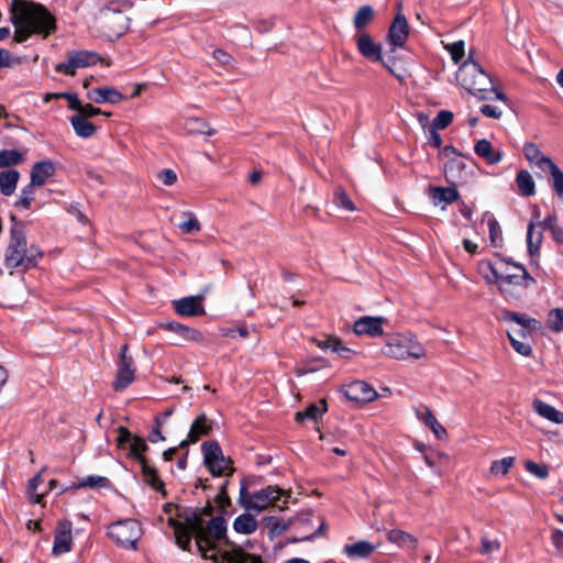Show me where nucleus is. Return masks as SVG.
<instances>
[{"instance_id":"obj_55","label":"nucleus","mask_w":563,"mask_h":563,"mask_svg":"<svg viewBox=\"0 0 563 563\" xmlns=\"http://www.w3.org/2000/svg\"><path fill=\"white\" fill-rule=\"evenodd\" d=\"M532 166L539 168L541 172H548L551 174L554 170V167H558L550 157L543 155L536 164Z\"/></svg>"},{"instance_id":"obj_40","label":"nucleus","mask_w":563,"mask_h":563,"mask_svg":"<svg viewBox=\"0 0 563 563\" xmlns=\"http://www.w3.org/2000/svg\"><path fill=\"white\" fill-rule=\"evenodd\" d=\"M35 185H33L31 181L29 185H26L22 190L20 195V199L16 201V206L19 208H22L24 210L29 209L31 207L32 201L35 197Z\"/></svg>"},{"instance_id":"obj_17","label":"nucleus","mask_w":563,"mask_h":563,"mask_svg":"<svg viewBox=\"0 0 563 563\" xmlns=\"http://www.w3.org/2000/svg\"><path fill=\"white\" fill-rule=\"evenodd\" d=\"M202 296L185 297L174 302L175 310L180 316H202L205 308L201 305Z\"/></svg>"},{"instance_id":"obj_48","label":"nucleus","mask_w":563,"mask_h":563,"mask_svg":"<svg viewBox=\"0 0 563 563\" xmlns=\"http://www.w3.org/2000/svg\"><path fill=\"white\" fill-rule=\"evenodd\" d=\"M206 128H207V124L198 119L188 120L186 123V129H187L188 133L207 134V135H212L214 133L213 130H211V129L206 130Z\"/></svg>"},{"instance_id":"obj_30","label":"nucleus","mask_w":563,"mask_h":563,"mask_svg":"<svg viewBox=\"0 0 563 563\" xmlns=\"http://www.w3.org/2000/svg\"><path fill=\"white\" fill-rule=\"evenodd\" d=\"M20 173L15 169H8L0 173V192L4 196H11L16 188Z\"/></svg>"},{"instance_id":"obj_3","label":"nucleus","mask_w":563,"mask_h":563,"mask_svg":"<svg viewBox=\"0 0 563 563\" xmlns=\"http://www.w3.org/2000/svg\"><path fill=\"white\" fill-rule=\"evenodd\" d=\"M456 79L466 91L481 100L492 99L494 96V99L506 102V96L495 89L492 78L471 58L460 66Z\"/></svg>"},{"instance_id":"obj_11","label":"nucleus","mask_w":563,"mask_h":563,"mask_svg":"<svg viewBox=\"0 0 563 563\" xmlns=\"http://www.w3.org/2000/svg\"><path fill=\"white\" fill-rule=\"evenodd\" d=\"M99 59L98 54L91 51H70L67 53L66 62L57 64L55 70L74 76L78 68L95 65Z\"/></svg>"},{"instance_id":"obj_15","label":"nucleus","mask_w":563,"mask_h":563,"mask_svg":"<svg viewBox=\"0 0 563 563\" xmlns=\"http://www.w3.org/2000/svg\"><path fill=\"white\" fill-rule=\"evenodd\" d=\"M71 522L60 521L54 538L53 552L56 555L69 552L71 549Z\"/></svg>"},{"instance_id":"obj_25","label":"nucleus","mask_w":563,"mask_h":563,"mask_svg":"<svg viewBox=\"0 0 563 563\" xmlns=\"http://www.w3.org/2000/svg\"><path fill=\"white\" fill-rule=\"evenodd\" d=\"M500 318L504 321L516 322L518 325H520L522 328L521 330H523L525 333H526V331L536 330L539 325V322L536 319L530 318L526 313H518V312H514V311H509V310H503L500 312Z\"/></svg>"},{"instance_id":"obj_14","label":"nucleus","mask_w":563,"mask_h":563,"mask_svg":"<svg viewBox=\"0 0 563 563\" xmlns=\"http://www.w3.org/2000/svg\"><path fill=\"white\" fill-rule=\"evenodd\" d=\"M356 45L360 53L372 62H382L383 65L393 73L391 68L382 58V48L375 44L367 33H358L356 35Z\"/></svg>"},{"instance_id":"obj_41","label":"nucleus","mask_w":563,"mask_h":563,"mask_svg":"<svg viewBox=\"0 0 563 563\" xmlns=\"http://www.w3.org/2000/svg\"><path fill=\"white\" fill-rule=\"evenodd\" d=\"M184 217L187 219L179 223V229L184 233H196L201 229L200 222L196 218V216L191 212H184Z\"/></svg>"},{"instance_id":"obj_35","label":"nucleus","mask_w":563,"mask_h":563,"mask_svg":"<svg viewBox=\"0 0 563 563\" xmlns=\"http://www.w3.org/2000/svg\"><path fill=\"white\" fill-rule=\"evenodd\" d=\"M483 220L487 222L490 243L494 246H499L503 241L501 229L499 223L494 218V216L489 213H485Z\"/></svg>"},{"instance_id":"obj_4","label":"nucleus","mask_w":563,"mask_h":563,"mask_svg":"<svg viewBox=\"0 0 563 563\" xmlns=\"http://www.w3.org/2000/svg\"><path fill=\"white\" fill-rule=\"evenodd\" d=\"M42 252L35 247H27L24 228L14 223L11 228L10 240L4 253V264L8 268L29 269L34 267L42 257Z\"/></svg>"},{"instance_id":"obj_58","label":"nucleus","mask_w":563,"mask_h":563,"mask_svg":"<svg viewBox=\"0 0 563 563\" xmlns=\"http://www.w3.org/2000/svg\"><path fill=\"white\" fill-rule=\"evenodd\" d=\"M16 63H19V59L13 57L8 49L0 48V68L11 67Z\"/></svg>"},{"instance_id":"obj_18","label":"nucleus","mask_w":563,"mask_h":563,"mask_svg":"<svg viewBox=\"0 0 563 563\" xmlns=\"http://www.w3.org/2000/svg\"><path fill=\"white\" fill-rule=\"evenodd\" d=\"M211 429L212 422L207 418L206 415H200L191 423L188 438L183 440L179 446L185 448L190 443H196L202 435H208Z\"/></svg>"},{"instance_id":"obj_62","label":"nucleus","mask_w":563,"mask_h":563,"mask_svg":"<svg viewBox=\"0 0 563 563\" xmlns=\"http://www.w3.org/2000/svg\"><path fill=\"white\" fill-rule=\"evenodd\" d=\"M551 540L555 549L560 552L563 551V531L555 529L552 531Z\"/></svg>"},{"instance_id":"obj_56","label":"nucleus","mask_w":563,"mask_h":563,"mask_svg":"<svg viewBox=\"0 0 563 563\" xmlns=\"http://www.w3.org/2000/svg\"><path fill=\"white\" fill-rule=\"evenodd\" d=\"M479 110L485 117L492 119H499L503 115V110L493 104H483Z\"/></svg>"},{"instance_id":"obj_24","label":"nucleus","mask_w":563,"mask_h":563,"mask_svg":"<svg viewBox=\"0 0 563 563\" xmlns=\"http://www.w3.org/2000/svg\"><path fill=\"white\" fill-rule=\"evenodd\" d=\"M376 550V547L368 541H357L343 547V553L350 559H366Z\"/></svg>"},{"instance_id":"obj_57","label":"nucleus","mask_w":563,"mask_h":563,"mask_svg":"<svg viewBox=\"0 0 563 563\" xmlns=\"http://www.w3.org/2000/svg\"><path fill=\"white\" fill-rule=\"evenodd\" d=\"M214 500L223 512L225 511V508L228 506H230V498L227 494V484H223L221 486V489H220L219 494L216 496Z\"/></svg>"},{"instance_id":"obj_34","label":"nucleus","mask_w":563,"mask_h":563,"mask_svg":"<svg viewBox=\"0 0 563 563\" xmlns=\"http://www.w3.org/2000/svg\"><path fill=\"white\" fill-rule=\"evenodd\" d=\"M507 334L510 340L511 346L517 353L523 356H529L531 354L532 350L530 344L522 342L520 340V338H523L526 335L523 330H509Z\"/></svg>"},{"instance_id":"obj_13","label":"nucleus","mask_w":563,"mask_h":563,"mask_svg":"<svg viewBox=\"0 0 563 563\" xmlns=\"http://www.w3.org/2000/svg\"><path fill=\"white\" fill-rule=\"evenodd\" d=\"M162 328L173 332L177 336L176 345H181L185 342H197L202 343L205 338L203 334L194 328H189L179 322L172 321L162 324Z\"/></svg>"},{"instance_id":"obj_54","label":"nucleus","mask_w":563,"mask_h":563,"mask_svg":"<svg viewBox=\"0 0 563 563\" xmlns=\"http://www.w3.org/2000/svg\"><path fill=\"white\" fill-rule=\"evenodd\" d=\"M500 549V543L498 540H489L486 537H483L481 540V553L488 555L494 552H497Z\"/></svg>"},{"instance_id":"obj_16","label":"nucleus","mask_w":563,"mask_h":563,"mask_svg":"<svg viewBox=\"0 0 563 563\" xmlns=\"http://www.w3.org/2000/svg\"><path fill=\"white\" fill-rule=\"evenodd\" d=\"M385 321L382 317H362L354 322L353 330L357 335L377 336L383 334L382 324Z\"/></svg>"},{"instance_id":"obj_19","label":"nucleus","mask_w":563,"mask_h":563,"mask_svg":"<svg viewBox=\"0 0 563 563\" xmlns=\"http://www.w3.org/2000/svg\"><path fill=\"white\" fill-rule=\"evenodd\" d=\"M408 37V22L402 14H397L388 32V40L391 46L401 47Z\"/></svg>"},{"instance_id":"obj_50","label":"nucleus","mask_w":563,"mask_h":563,"mask_svg":"<svg viewBox=\"0 0 563 563\" xmlns=\"http://www.w3.org/2000/svg\"><path fill=\"white\" fill-rule=\"evenodd\" d=\"M525 467L529 473H531L532 475H534L536 477L541 478V479L548 477V475H549V470L543 464H538L532 461H527L525 463Z\"/></svg>"},{"instance_id":"obj_28","label":"nucleus","mask_w":563,"mask_h":563,"mask_svg":"<svg viewBox=\"0 0 563 563\" xmlns=\"http://www.w3.org/2000/svg\"><path fill=\"white\" fill-rule=\"evenodd\" d=\"M69 121L79 137L88 139L96 133V125L78 113L71 115Z\"/></svg>"},{"instance_id":"obj_9","label":"nucleus","mask_w":563,"mask_h":563,"mask_svg":"<svg viewBox=\"0 0 563 563\" xmlns=\"http://www.w3.org/2000/svg\"><path fill=\"white\" fill-rule=\"evenodd\" d=\"M98 23L108 37H119L129 29V18L120 10L110 7L100 11Z\"/></svg>"},{"instance_id":"obj_2","label":"nucleus","mask_w":563,"mask_h":563,"mask_svg":"<svg viewBox=\"0 0 563 563\" xmlns=\"http://www.w3.org/2000/svg\"><path fill=\"white\" fill-rule=\"evenodd\" d=\"M10 20L16 43L25 42L32 34L47 36L55 29V19L44 5L24 0L12 1Z\"/></svg>"},{"instance_id":"obj_8","label":"nucleus","mask_w":563,"mask_h":563,"mask_svg":"<svg viewBox=\"0 0 563 563\" xmlns=\"http://www.w3.org/2000/svg\"><path fill=\"white\" fill-rule=\"evenodd\" d=\"M205 464L214 476L230 475L232 473L231 460L227 459L218 442L207 441L202 444Z\"/></svg>"},{"instance_id":"obj_36","label":"nucleus","mask_w":563,"mask_h":563,"mask_svg":"<svg viewBox=\"0 0 563 563\" xmlns=\"http://www.w3.org/2000/svg\"><path fill=\"white\" fill-rule=\"evenodd\" d=\"M374 19V10L371 5L361 7L354 15V26L357 31L363 30Z\"/></svg>"},{"instance_id":"obj_33","label":"nucleus","mask_w":563,"mask_h":563,"mask_svg":"<svg viewBox=\"0 0 563 563\" xmlns=\"http://www.w3.org/2000/svg\"><path fill=\"white\" fill-rule=\"evenodd\" d=\"M516 184L518 186L520 194L523 197H530L534 195L536 184L531 174L528 170L522 169L517 174Z\"/></svg>"},{"instance_id":"obj_31","label":"nucleus","mask_w":563,"mask_h":563,"mask_svg":"<svg viewBox=\"0 0 563 563\" xmlns=\"http://www.w3.org/2000/svg\"><path fill=\"white\" fill-rule=\"evenodd\" d=\"M536 412L555 423H563V412L556 410L553 406L545 404L539 399L533 401Z\"/></svg>"},{"instance_id":"obj_51","label":"nucleus","mask_w":563,"mask_h":563,"mask_svg":"<svg viewBox=\"0 0 563 563\" xmlns=\"http://www.w3.org/2000/svg\"><path fill=\"white\" fill-rule=\"evenodd\" d=\"M334 203L346 211H353L355 209L353 201L344 190H338L335 192Z\"/></svg>"},{"instance_id":"obj_46","label":"nucleus","mask_w":563,"mask_h":563,"mask_svg":"<svg viewBox=\"0 0 563 563\" xmlns=\"http://www.w3.org/2000/svg\"><path fill=\"white\" fill-rule=\"evenodd\" d=\"M42 472L38 473L37 475H35L31 481H30V484H29V487H27V495L30 497V500L33 503V504H40L42 501V498H43V494H38L37 493V488L40 486V484L42 483Z\"/></svg>"},{"instance_id":"obj_47","label":"nucleus","mask_w":563,"mask_h":563,"mask_svg":"<svg viewBox=\"0 0 563 563\" xmlns=\"http://www.w3.org/2000/svg\"><path fill=\"white\" fill-rule=\"evenodd\" d=\"M147 449L145 441L141 438H133L130 443V455L133 456L137 462L145 460L143 452Z\"/></svg>"},{"instance_id":"obj_22","label":"nucleus","mask_w":563,"mask_h":563,"mask_svg":"<svg viewBox=\"0 0 563 563\" xmlns=\"http://www.w3.org/2000/svg\"><path fill=\"white\" fill-rule=\"evenodd\" d=\"M55 174V165L52 161H42L34 164L31 170V183L41 187Z\"/></svg>"},{"instance_id":"obj_59","label":"nucleus","mask_w":563,"mask_h":563,"mask_svg":"<svg viewBox=\"0 0 563 563\" xmlns=\"http://www.w3.org/2000/svg\"><path fill=\"white\" fill-rule=\"evenodd\" d=\"M318 346L324 351L331 350L334 352L338 346H341V341L336 338H327L324 340H319Z\"/></svg>"},{"instance_id":"obj_23","label":"nucleus","mask_w":563,"mask_h":563,"mask_svg":"<svg viewBox=\"0 0 563 563\" xmlns=\"http://www.w3.org/2000/svg\"><path fill=\"white\" fill-rule=\"evenodd\" d=\"M516 267L519 269L520 274H508L500 277V284L498 285L500 291H506L509 285L528 287L534 282L523 266L516 265Z\"/></svg>"},{"instance_id":"obj_60","label":"nucleus","mask_w":563,"mask_h":563,"mask_svg":"<svg viewBox=\"0 0 563 563\" xmlns=\"http://www.w3.org/2000/svg\"><path fill=\"white\" fill-rule=\"evenodd\" d=\"M158 177L166 186H172L177 180V175L172 169H164L163 172L159 173Z\"/></svg>"},{"instance_id":"obj_43","label":"nucleus","mask_w":563,"mask_h":563,"mask_svg":"<svg viewBox=\"0 0 563 563\" xmlns=\"http://www.w3.org/2000/svg\"><path fill=\"white\" fill-rule=\"evenodd\" d=\"M322 404H323L322 409H320L317 405L312 404L308 408H306L303 411H298L295 417L296 420L298 422H302L306 419L317 420L318 417L321 415V412L327 410L325 402L323 401Z\"/></svg>"},{"instance_id":"obj_20","label":"nucleus","mask_w":563,"mask_h":563,"mask_svg":"<svg viewBox=\"0 0 563 563\" xmlns=\"http://www.w3.org/2000/svg\"><path fill=\"white\" fill-rule=\"evenodd\" d=\"M416 417L422 421L428 428L431 429V431L434 433V435L438 439H442L444 435H446V430L444 427L437 420L432 411L429 407L424 405H420L418 407L413 408Z\"/></svg>"},{"instance_id":"obj_26","label":"nucleus","mask_w":563,"mask_h":563,"mask_svg":"<svg viewBox=\"0 0 563 563\" xmlns=\"http://www.w3.org/2000/svg\"><path fill=\"white\" fill-rule=\"evenodd\" d=\"M474 152L490 165L499 163L503 158L501 152L494 151L492 143L486 139L476 142Z\"/></svg>"},{"instance_id":"obj_44","label":"nucleus","mask_w":563,"mask_h":563,"mask_svg":"<svg viewBox=\"0 0 563 563\" xmlns=\"http://www.w3.org/2000/svg\"><path fill=\"white\" fill-rule=\"evenodd\" d=\"M514 462L515 459L510 456L494 461L490 465V473L495 476L506 475L514 465Z\"/></svg>"},{"instance_id":"obj_32","label":"nucleus","mask_w":563,"mask_h":563,"mask_svg":"<svg viewBox=\"0 0 563 563\" xmlns=\"http://www.w3.org/2000/svg\"><path fill=\"white\" fill-rule=\"evenodd\" d=\"M257 520L250 514H242L235 518L233 529L238 533L251 534L257 529Z\"/></svg>"},{"instance_id":"obj_6","label":"nucleus","mask_w":563,"mask_h":563,"mask_svg":"<svg viewBox=\"0 0 563 563\" xmlns=\"http://www.w3.org/2000/svg\"><path fill=\"white\" fill-rule=\"evenodd\" d=\"M108 536L118 547L135 551L143 536V529L137 520L123 519L109 526Z\"/></svg>"},{"instance_id":"obj_49","label":"nucleus","mask_w":563,"mask_h":563,"mask_svg":"<svg viewBox=\"0 0 563 563\" xmlns=\"http://www.w3.org/2000/svg\"><path fill=\"white\" fill-rule=\"evenodd\" d=\"M522 152L530 165L536 164L543 156L542 152L534 143H526Z\"/></svg>"},{"instance_id":"obj_38","label":"nucleus","mask_w":563,"mask_h":563,"mask_svg":"<svg viewBox=\"0 0 563 563\" xmlns=\"http://www.w3.org/2000/svg\"><path fill=\"white\" fill-rule=\"evenodd\" d=\"M109 484H110V481L104 476L89 475V476L79 478L78 483H77V487H79V488H84V487L103 488V487L109 486Z\"/></svg>"},{"instance_id":"obj_64","label":"nucleus","mask_w":563,"mask_h":563,"mask_svg":"<svg viewBox=\"0 0 563 563\" xmlns=\"http://www.w3.org/2000/svg\"><path fill=\"white\" fill-rule=\"evenodd\" d=\"M213 57L222 65H227L231 62V56L222 49H214Z\"/></svg>"},{"instance_id":"obj_39","label":"nucleus","mask_w":563,"mask_h":563,"mask_svg":"<svg viewBox=\"0 0 563 563\" xmlns=\"http://www.w3.org/2000/svg\"><path fill=\"white\" fill-rule=\"evenodd\" d=\"M533 230H534V223L530 222L528 225V229H527V246H528V252L531 256L539 253L540 244L542 241V234L538 233L537 235H534Z\"/></svg>"},{"instance_id":"obj_52","label":"nucleus","mask_w":563,"mask_h":563,"mask_svg":"<svg viewBox=\"0 0 563 563\" xmlns=\"http://www.w3.org/2000/svg\"><path fill=\"white\" fill-rule=\"evenodd\" d=\"M455 64L464 56V41L460 40L445 46Z\"/></svg>"},{"instance_id":"obj_61","label":"nucleus","mask_w":563,"mask_h":563,"mask_svg":"<svg viewBox=\"0 0 563 563\" xmlns=\"http://www.w3.org/2000/svg\"><path fill=\"white\" fill-rule=\"evenodd\" d=\"M102 111L99 108H96L91 106L90 103L82 104L81 109L79 110L78 114L82 115L86 119H89L91 117L101 114Z\"/></svg>"},{"instance_id":"obj_29","label":"nucleus","mask_w":563,"mask_h":563,"mask_svg":"<svg viewBox=\"0 0 563 563\" xmlns=\"http://www.w3.org/2000/svg\"><path fill=\"white\" fill-rule=\"evenodd\" d=\"M387 539L389 542L407 550H413L418 545V540L413 536L399 529L390 530Z\"/></svg>"},{"instance_id":"obj_27","label":"nucleus","mask_w":563,"mask_h":563,"mask_svg":"<svg viewBox=\"0 0 563 563\" xmlns=\"http://www.w3.org/2000/svg\"><path fill=\"white\" fill-rule=\"evenodd\" d=\"M430 195L435 206L443 203V207L457 200L459 192L452 187H430Z\"/></svg>"},{"instance_id":"obj_45","label":"nucleus","mask_w":563,"mask_h":563,"mask_svg":"<svg viewBox=\"0 0 563 563\" xmlns=\"http://www.w3.org/2000/svg\"><path fill=\"white\" fill-rule=\"evenodd\" d=\"M548 325L553 331H563V308H555L549 312Z\"/></svg>"},{"instance_id":"obj_1","label":"nucleus","mask_w":563,"mask_h":563,"mask_svg":"<svg viewBox=\"0 0 563 563\" xmlns=\"http://www.w3.org/2000/svg\"><path fill=\"white\" fill-rule=\"evenodd\" d=\"M213 508L207 504L201 509L185 510L175 518L168 519V526L173 528L176 543L187 550L195 537L198 551L205 559L219 563H263L260 556L246 553L241 548L219 550L217 543L227 537V522L223 517H211Z\"/></svg>"},{"instance_id":"obj_53","label":"nucleus","mask_w":563,"mask_h":563,"mask_svg":"<svg viewBox=\"0 0 563 563\" xmlns=\"http://www.w3.org/2000/svg\"><path fill=\"white\" fill-rule=\"evenodd\" d=\"M453 120V113L448 110H441L433 120L435 129H445Z\"/></svg>"},{"instance_id":"obj_5","label":"nucleus","mask_w":563,"mask_h":563,"mask_svg":"<svg viewBox=\"0 0 563 563\" xmlns=\"http://www.w3.org/2000/svg\"><path fill=\"white\" fill-rule=\"evenodd\" d=\"M289 495L277 486H267L256 493H250L244 485L240 489L239 503L246 510L262 511L269 506L283 508L278 503L284 498L287 503Z\"/></svg>"},{"instance_id":"obj_12","label":"nucleus","mask_w":563,"mask_h":563,"mask_svg":"<svg viewBox=\"0 0 563 563\" xmlns=\"http://www.w3.org/2000/svg\"><path fill=\"white\" fill-rule=\"evenodd\" d=\"M344 396L355 402H369L376 399L377 391L364 380H355L343 388Z\"/></svg>"},{"instance_id":"obj_21","label":"nucleus","mask_w":563,"mask_h":563,"mask_svg":"<svg viewBox=\"0 0 563 563\" xmlns=\"http://www.w3.org/2000/svg\"><path fill=\"white\" fill-rule=\"evenodd\" d=\"M87 98L96 103H118L124 99V96L114 88L99 87L87 92Z\"/></svg>"},{"instance_id":"obj_10","label":"nucleus","mask_w":563,"mask_h":563,"mask_svg":"<svg viewBox=\"0 0 563 563\" xmlns=\"http://www.w3.org/2000/svg\"><path fill=\"white\" fill-rule=\"evenodd\" d=\"M128 344L120 347L117 375L115 380L113 382V388L117 391L128 388L135 378L136 367L133 357L128 354Z\"/></svg>"},{"instance_id":"obj_37","label":"nucleus","mask_w":563,"mask_h":563,"mask_svg":"<svg viewBox=\"0 0 563 563\" xmlns=\"http://www.w3.org/2000/svg\"><path fill=\"white\" fill-rule=\"evenodd\" d=\"M24 158L23 153L16 150L0 151V168L19 165Z\"/></svg>"},{"instance_id":"obj_42","label":"nucleus","mask_w":563,"mask_h":563,"mask_svg":"<svg viewBox=\"0 0 563 563\" xmlns=\"http://www.w3.org/2000/svg\"><path fill=\"white\" fill-rule=\"evenodd\" d=\"M52 98L66 99L68 101V107L71 110H75L76 113L79 112V110L81 109V106H82L81 101L78 99L77 95H75V93H69V92L48 93L45 97V101H49Z\"/></svg>"},{"instance_id":"obj_7","label":"nucleus","mask_w":563,"mask_h":563,"mask_svg":"<svg viewBox=\"0 0 563 563\" xmlns=\"http://www.w3.org/2000/svg\"><path fill=\"white\" fill-rule=\"evenodd\" d=\"M382 353L391 358L406 360L408 357L421 358L424 356L426 351L413 336L395 335L388 339Z\"/></svg>"},{"instance_id":"obj_63","label":"nucleus","mask_w":563,"mask_h":563,"mask_svg":"<svg viewBox=\"0 0 563 563\" xmlns=\"http://www.w3.org/2000/svg\"><path fill=\"white\" fill-rule=\"evenodd\" d=\"M119 435L117 438V442L119 446H123L126 443H131V433L124 427H119L118 429Z\"/></svg>"}]
</instances>
